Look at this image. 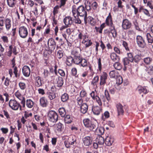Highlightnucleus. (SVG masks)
Returning a JSON list of instances; mask_svg holds the SVG:
<instances>
[{
  "label": "nucleus",
  "instance_id": "nucleus-31",
  "mask_svg": "<svg viewBox=\"0 0 153 153\" xmlns=\"http://www.w3.org/2000/svg\"><path fill=\"white\" fill-rule=\"evenodd\" d=\"M145 67V71L147 74L150 75L153 74V65L146 66Z\"/></svg>",
  "mask_w": 153,
  "mask_h": 153
},
{
  "label": "nucleus",
  "instance_id": "nucleus-2",
  "mask_svg": "<svg viewBox=\"0 0 153 153\" xmlns=\"http://www.w3.org/2000/svg\"><path fill=\"white\" fill-rule=\"evenodd\" d=\"M10 107L13 110H17L19 108L20 110H22V106L20 104L15 100H11L9 102Z\"/></svg>",
  "mask_w": 153,
  "mask_h": 153
},
{
  "label": "nucleus",
  "instance_id": "nucleus-21",
  "mask_svg": "<svg viewBox=\"0 0 153 153\" xmlns=\"http://www.w3.org/2000/svg\"><path fill=\"white\" fill-rule=\"evenodd\" d=\"M109 29L110 30V31H108L107 29L105 30H104L105 33H106V32H107V33L108 32L109 33H111L112 34L113 37L114 38H115L117 36V32L115 28L114 25L111 27H110Z\"/></svg>",
  "mask_w": 153,
  "mask_h": 153
},
{
  "label": "nucleus",
  "instance_id": "nucleus-23",
  "mask_svg": "<svg viewBox=\"0 0 153 153\" xmlns=\"http://www.w3.org/2000/svg\"><path fill=\"white\" fill-rule=\"evenodd\" d=\"M114 140V138L113 136H108L106 138L105 142L106 145L109 146L112 145Z\"/></svg>",
  "mask_w": 153,
  "mask_h": 153
},
{
  "label": "nucleus",
  "instance_id": "nucleus-56",
  "mask_svg": "<svg viewBox=\"0 0 153 153\" xmlns=\"http://www.w3.org/2000/svg\"><path fill=\"white\" fill-rule=\"evenodd\" d=\"M19 85L20 89L22 90H25L26 87V84L23 82H19Z\"/></svg>",
  "mask_w": 153,
  "mask_h": 153
},
{
  "label": "nucleus",
  "instance_id": "nucleus-9",
  "mask_svg": "<svg viewBox=\"0 0 153 153\" xmlns=\"http://www.w3.org/2000/svg\"><path fill=\"white\" fill-rule=\"evenodd\" d=\"M77 13L79 16H87V12L85 7L82 5L79 7L77 9Z\"/></svg>",
  "mask_w": 153,
  "mask_h": 153
},
{
  "label": "nucleus",
  "instance_id": "nucleus-59",
  "mask_svg": "<svg viewBox=\"0 0 153 153\" xmlns=\"http://www.w3.org/2000/svg\"><path fill=\"white\" fill-rule=\"evenodd\" d=\"M76 102L78 105L80 106L82 105L83 99L81 97H78L76 100Z\"/></svg>",
  "mask_w": 153,
  "mask_h": 153
},
{
  "label": "nucleus",
  "instance_id": "nucleus-5",
  "mask_svg": "<svg viewBox=\"0 0 153 153\" xmlns=\"http://www.w3.org/2000/svg\"><path fill=\"white\" fill-rule=\"evenodd\" d=\"M48 53L51 54L55 49L56 43L53 39H51V40L49 39L48 42Z\"/></svg>",
  "mask_w": 153,
  "mask_h": 153
},
{
  "label": "nucleus",
  "instance_id": "nucleus-13",
  "mask_svg": "<svg viewBox=\"0 0 153 153\" xmlns=\"http://www.w3.org/2000/svg\"><path fill=\"white\" fill-rule=\"evenodd\" d=\"M82 140L85 145L89 146L92 143L93 138L91 137L86 136Z\"/></svg>",
  "mask_w": 153,
  "mask_h": 153
},
{
  "label": "nucleus",
  "instance_id": "nucleus-32",
  "mask_svg": "<svg viewBox=\"0 0 153 153\" xmlns=\"http://www.w3.org/2000/svg\"><path fill=\"white\" fill-rule=\"evenodd\" d=\"M143 61L145 64L146 65H150L153 62L152 58L150 57H147L143 58Z\"/></svg>",
  "mask_w": 153,
  "mask_h": 153
},
{
  "label": "nucleus",
  "instance_id": "nucleus-54",
  "mask_svg": "<svg viewBox=\"0 0 153 153\" xmlns=\"http://www.w3.org/2000/svg\"><path fill=\"white\" fill-rule=\"evenodd\" d=\"M127 59H129V61L131 62H134V57L132 53H127Z\"/></svg>",
  "mask_w": 153,
  "mask_h": 153
},
{
  "label": "nucleus",
  "instance_id": "nucleus-36",
  "mask_svg": "<svg viewBox=\"0 0 153 153\" xmlns=\"http://www.w3.org/2000/svg\"><path fill=\"white\" fill-rule=\"evenodd\" d=\"M7 5L10 7H14L16 4L17 0H7Z\"/></svg>",
  "mask_w": 153,
  "mask_h": 153
},
{
  "label": "nucleus",
  "instance_id": "nucleus-55",
  "mask_svg": "<svg viewBox=\"0 0 153 153\" xmlns=\"http://www.w3.org/2000/svg\"><path fill=\"white\" fill-rule=\"evenodd\" d=\"M116 83L117 84L120 85L123 82V79L122 77L120 75H118L116 77Z\"/></svg>",
  "mask_w": 153,
  "mask_h": 153
},
{
  "label": "nucleus",
  "instance_id": "nucleus-8",
  "mask_svg": "<svg viewBox=\"0 0 153 153\" xmlns=\"http://www.w3.org/2000/svg\"><path fill=\"white\" fill-rule=\"evenodd\" d=\"M137 90L139 94H141L142 97H143V94L145 95L149 92L148 88L147 86L139 85L137 88Z\"/></svg>",
  "mask_w": 153,
  "mask_h": 153
},
{
  "label": "nucleus",
  "instance_id": "nucleus-48",
  "mask_svg": "<svg viewBox=\"0 0 153 153\" xmlns=\"http://www.w3.org/2000/svg\"><path fill=\"white\" fill-rule=\"evenodd\" d=\"M113 66L117 70H120L122 68V66L121 64L118 62H115Z\"/></svg>",
  "mask_w": 153,
  "mask_h": 153
},
{
  "label": "nucleus",
  "instance_id": "nucleus-50",
  "mask_svg": "<svg viewBox=\"0 0 153 153\" xmlns=\"http://www.w3.org/2000/svg\"><path fill=\"white\" fill-rule=\"evenodd\" d=\"M132 22L135 29L137 30H140V28L139 26L138 23L137 22V19H134Z\"/></svg>",
  "mask_w": 153,
  "mask_h": 153
},
{
  "label": "nucleus",
  "instance_id": "nucleus-47",
  "mask_svg": "<svg viewBox=\"0 0 153 153\" xmlns=\"http://www.w3.org/2000/svg\"><path fill=\"white\" fill-rule=\"evenodd\" d=\"M135 4V2H130V5L134 9V14L135 15H136L138 12V9L135 7L134 5Z\"/></svg>",
  "mask_w": 153,
  "mask_h": 153
},
{
  "label": "nucleus",
  "instance_id": "nucleus-45",
  "mask_svg": "<svg viewBox=\"0 0 153 153\" xmlns=\"http://www.w3.org/2000/svg\"><path fill=\"white\" fill-rule=\"evenodd\" d=\"M63 125L61 123H59L55 125L56 129L58 132H61L63 129L62 126Z\"/></svg>",
  "mask_w": 153,
  "mask_h": 153
},
{
  "label": "nucleus",
  "instance_id": "nucleus-15",
  "mask_svg": "<svg viewBox=\"0 0 153 153\" xmlns=\"http://www.w3.org/2000/svg\"><path fill=\"white\" fill-rule=\"evenodd\" d=\"M16 55L17 54L16 52V47L12 45H10L9 47V51L7 52V55L8 56L10 57L12 55V52Z\"/></svg>",
  "mask_w": 153,
  "mask_h": 153
},
{
  "label": "nucleus",
  "instance_id": "nucleus-30",
  "mask_svg": "<svg viewBox=\"0 0 153 153\" xmlns=\"http://www.w3.org/2000/svg\"><path fill=\"white\" fill-rule=\"evenodd\" d=\"M63 140H71V142L73 141L74 144H76V138L75 136L74 135H71L69 137L67 136L63 137L62 138Z\"/></svg>",
  "mask_w": 153,
  "mask_h": 153
},
{
  "label": "nucleus",
  "instance_id": "nucleus-34",
  "mask_svg": "<svg viewBox=\"0 0 153 153\" xmlns=\"http://www.w3.org/2000/svg\"><path fill=\"white\" fill-rule=\"evenodd\" d=\"M35 85L37 87H39L42 85L41 78L39 76H38L35 77Z\"/></svg>",
  "mask_w": 153,
  "mask_h": 153
},
{
  "label": "nucleus",
  "instance_id": "nucleus-46",
  "mask_svg": "<svg viewBox=\"0 0 153 153\" xmlns=\"http://www.w3.org/2000/svg\"><path fill=\"white\" fill-rule=\"evenodd\" d=\"M141 54H137L134 57V61L136 63H138L141 59Z\"/></svg>",
  "mask_w": 153,
  "mask_h": 153
},
{
  "label": "nucleus",
  "instance_id": "nucleus-35",
  "mask_svg": "<svg viewBox=\"0 0 153 153\" xmlns=\"http://www.w3.org/2000/svg\"><path fill=\"white\" fill-rule=\"evenodd\" d=\"M104 138L101 136H98L96 139V142H97L99 145L101 146L105 142Z\"/></svg>",
  "mask_w": 153,
  "mask_h": 153
},
{
  "label": "nucleus",
  "instance_id": "nucleus-7",
  "mask_svg": "<svg viewBox=\"0 0 153 153\" xmlns=\"http://www.w3.org/2000/svg\"><path fill=\"white\" fill-rule=\"evenodd\" d=\"M132 26V23L128 19H125L123 20L122 22V27L123 30L129 29L131 28Z\"/></svg>",
  "mask_w": 153,
  "mask_h": 153
},
{
  "label": "nucleus",
  "instance_id": "nucleus-26",
  "mask_svg": "<svg viewBox=\"0 0 153 153\" xmlns=\"http://www.w3.org/2000/svg\"><path fill=\"white\" fill-rule=\"evenodd\" d=\"M80 111L83 114L86 113L88 109V106L86 103H83L80 106Z\"/></svg>",
  "mask_w": 153,
  "mask_h": 153
},
{
  "label": "nucleus",
  "instance_id": "nucleus-18",
  "mask_svg": "<svg viewBox=\"0 0 153 153\" xmlns=\"http://www.w3.org/2000/svg\"><path fill=\"white\" fill-rule=\"evenodd\" d=\"M116 107L117 109L118 116L123 115L124 114V110L122 105L120 103H118L116 104Z\"/></svg>",
  "mask_w": 153,
  "mask_h": 153
},
{
  "label": "nucleus",
  "instance_id": "nucleus-33",
  "mask_svg": "<svg viewBox=\"0 0 153 153\" xmlns=\"http://www.w3.org/2000/svg\"><path fill=\"white\" fill-rule=\"evenodd\" d=\"M25 104L28 108H32L34 105V102L30 99H27L25 100Z\"/></svg>",
  "mask_w": 153,
  "mask_h": 153
},
{
  "label": "nucleus",
  "instance_id": "nucleus-25",
  "mask_svg": "<svg viewBox=\"0 0 153 153\" xmlns=\"http://www.w3.org/2000/svg\"><path fill=\"white\" fill-rule=\"evenodd\" d=\"M93 113L96 115H99L102 111V108L100 106H93L92 109Z\"/></svg>",
  "mask_w": 153,
  "mask_h": 153
},
{
  "label": "nucleus",
  "instance_id": "nucleus-28",
  "mask_svg": "<svg viewBox=\"0 0 153 153\" xmlns=\"http://www.w3.org/2000/svg\"><path fill=\"white\" fill-rule=\"evenodd\" d=\"M96 93L94 91H92L90 95L92 99L94 100H96V101L99 105H101V103L100 99V97L97 95H96Z\"/></svg>",
  "mask_w": 153,
  "mask_h": 153
},
{
  "label": "nucleus",
  "instance_id": "nucleus-14",
  "mask_svg": "<svg viewBox=\"0 0 153 153\" xmlns=\"http://www.w3.org/2000/svg\"><path fill=\"white\" fill-rule=\"evenodd\" d=\"M108 75L105 72H103L100 76V85L101 86H104L106 83V80L107 79Z\"/></svg>",
  "mask_w": 153,
  "mask_h": 153
},
{
  "label": "nucleus",
  "instance_id": "nucleus-37",
  "mask_svg": "<svg viewBox=\"0 0 153 153\" xmlns=\"http://www.w3.org/2000/svg\"><path fill=\"white\" fill-rule=\"evenodd\" d=\"M46 94L48 98L51 100L54 99L56 97V93L54 92H47Z\"/></svg>",
  "mask_w": 153,
  "mask_h": 153
},
{
  "label": "nucleus",
  "instance_id": "nucleus-53",
  "mask_svg": "<svg viewBox=\"0 0 153 153\" xmlns=\"http://www.w3.org/2000/svg\"><path fill=\"white\" fill-rule=\"evenodd\" d=\"M64 122L66 123L69 124L72 122V120L71 119L70 116L69 115H67L64 119Z\"/></svg>",
  "mask_w": 153,
  "mask_h": 153
},
{
  "label": "nucleus",
  "instance_id": "nucleus-16",
  "mask_svg": "<svg viewBox=\"0 0 153 153\" xmlns=\"http://www.w3.org/2000/svg\"><path fill=\"white\" fill-rule=\"evenodd\" d=\"M0 18H3L4 21V25L5 24V27L7 30H8L11 27V20L8 18H4V17L0 16Z\"/></svg>",
  "mask_w": 153,
  "mask_h": 153
},
{
  "label": "nucleus",
  "instance_id": "nucleus-49",
  "mask_svg": "<svg viewBox=\"0 0 153 153\" xmlns=\"http://www.w3.org/2000/svg\"><path fill=\"white\" fill-rule=\"evenodd\" d=\"M99 79V77L98 76H97L94 77L91 82V85L94 86L96 85V83L98 82Z\"/></svg>",
  "mask_w": 153,
  "mask_h": 153
},
{
  "label": "nucleus",
  "instance_id": "nucleus-63",
  "mask_svg": "<svg viewBox=\"0 0 153 153\" xmlns=\"http://www.w3.org/2000/svg\"><path fill=\"white\" fill-rule=\"evenodd\" d=\"M57 73L62 76V77H64L65 76V71L62 69H59L58 70Z\"/></svg>",
  "mask_w": 153,
  "mask_h": 153
},
{
  "label": "nucleus",
  "instance_id": "nucleus-43",
  "mask_svg": "<svg viewBox=\"0 0 153 153\" xmlns=\"http://www.w3.org/2000/svg\"><path fill=\"white\" fill-rule=\"evenodd\" d=\"M74 58L71 56H68L67 58L66 62L67 64L69 66L74 63Z\"/></svg>",
  "mask_w": 153,
  "mask_h": 153
},
{
  "label": "nucleus",
  "instance_id": "nucleus-38",
  "mask_svg": "<svg viewBox=\"0 0 153 153\" xmlns=\"http://www.w3.org/2000/svg\"><path fill=\"white\" fill-rule=\"evenodd\" d=\"M58 111L61 117H65L66 114V112L64 108L61 107L59 108Z\"/></svg>",
  "mask_w": 153,
  "mask_h": 153
},
{
  "label": "nucleus",
  "instance_id": "nucleus-12",
  "mask_svg": "<svg viewBox=\"0 0 153 153\" xmlns=\"http://www.w3.org/2000/svg\"><path fill=\"white\" fill-rule=\"evenodd\" d=\"M84 20L85 23V24L88 23L91 25L94 26L96 23L95 19L91 16H88V17H87V16L85 17Z\"/></svg>",
  "mask_w": 153,
  "mask_h": 153
},
{
  "label": "nucleus",
  "instance_id": "nucleus-64",
  "mask_svg": "<svg viewBox=\"0 0 153 153\" xmlns=\"http://www.w3.org/2000/svg\"><path fill=\"white\" fill-rule=\"evenodd\" d=\"M129 60V59H127V57H125L123 59V62L125 66L128 65L130 63V61Z\"/></svg>",
  "mask_w": 153,
  "mask_h": 153
},
{
  "label": "nucleus",
  "instance_id": "nucleus-42",
  "mask_svg": "<svg viewBox=\"0 0 153 153\" xmlns=\"http://www.w3.org/2000/svg\"><path fill=\"white\" fill-rule=\"evenodd\" d=\"M61 98L63 102H66L69 99L68 95L67 94L65 93L61 96Z\"/></svg>",
  "mask_w": 153,
  "mask_h": 153
},
{
  "label": "nucleus",
  "instance_id": "nucleus-10",
  "mask_svg": "<svg viewBox=\"0 0 153 153\" xmlns=\"http://www.w3.org/2000/svg\"><path fill=\"white\" fill-rule=\"evenodd\" d=\"M16 97L19 100H21V103L22 107L25 108V98L23 97L19 91H17L15 93Z\"/></svg>",
  "mask_w": 153,
  "mask_h": 153
},
{
  "label": "nucleus",
  "instance_id": "nucleus-29",
  "mask_svg": "<svg viewBox=\"0 0 153 153\" xmlns=\"http://www.w3.org/2000/svg\"><path fill=\"white\" fill-rule=\"evenodd\" d=\"M110 57L111 60L114 62H119L120 60V57L115 52L111 53Z\"/></svg>",
  "mask_w": 153,
  "mask_h": 153
},
{
  "label": "nucleus",
  "instance_id": "nucleus-57",
  "mask_svg": "<svg viewBox=\"0 0 153 153\" xmlns=\"http://www.w3.org/2000/svg\"><path fill=\"white\" fill-rule=\"evenodd\" d=\"M104 95L107 100L109 102L111 100V98L109 92L107 90H105V91Z\"/></svg>",
  "mask_w": 153,
  "mask_h": 153
},
{
  "label": "nucleus",
  "instance_id": "nucleus-41",
  "mask_svg": "<svg viewBox=\"0 0 153 153\" xmlns=\"http://www.w3.org/2000/svg\"><path fill=\"white\" fill-rule=\"evenodd\" d=\"M71 140H65L64 142V144L65 147L67 148H69L71 147V145H74L73 144V141L71 142Z\"/></svg>",
  "mask_w": 153,
  "mask_h": 153
},
{
  "label": "nucleus",
  "instance_id": "nucleus-1",
  "mask_svg": "<svg viewBox=\"0 0 153 153\" xmlns=\"http://www.w3.org/2000/svg\"><path fill=\"white\" fill-rule=\"evenodd\" d=\"M48 120L53 123H56L58 119L57 114L53 110H50L48 112Z\"/></svg>",
  "mask_w": 153,
  "mask_h": 153
},
{
  "label": "nucleus",
  "instance_id": "nucleus-58",
  "mask_svg": "<svg viewBox=\"0 0 153 153\" xmlns=\"http://www.w3.org/2000/svg\"><path fill=\"white\" fill-rule=\"evenodd\" d=\"M122 42V45L123 47L125 48V50L127 51H129V49L128 46V43L124 40H123Z\"/></svg>",
  "mask_w": 153,
  "mask_h": 153
},
{
  "label": "nucleus",
  "instance_id": "nucleus-39",
  "mask_svg": "<svg viewBox=\"0 0 153 153\" xmlns=\"http://www.w3.org/2000/svg\"><path fill=\"white\" fill-rule=\"evenodd\" d=\"M146 37L148 43L152 44L153 43V35L149 33H147Z\"/></svg>",
  "mask_w": 153,
  "mask_h": 153
},
{
  "label": "nucleus",
  "instance_id": "nucleus-52",
  "mask_svg": "<svg viewBox=\"0 0 153 153\" xmlns=\"http://www.w3.org/2000/svg\"><path fill=\"white\" fill-rule=\"evenodd\" d=\"M81 60L80 63L79 64L80 66L83 67L86 66L87 65V60L85 59L82 58Z\"/></svg>",
  "mask_w": 153,
  "mask_h": 153
},
{
  "label": "nucleus",
  "instance_id": "nucleus-17",
  "mask_svg": "<svg viewBox=\"0 0 153 153\" xmlns=\"http://www.w3.org/2000/svg\"><path fill=\"white\" fill-rule=\"evenodd\" d=\"M57 87H61L64 84V79L62 77L60 76H58L54 81Z\"/></svg>",
  "mask_w": 153,
  "mask_h": 153
},
{
  "label": "nucleus",
  "instance_id": "nucleus-62",
  "mask_svg": "<svg viewBox=\"0 0 153 153\" xmlns=\"http://www.w3.org/2000/svg\"><path fill=\"white\" fill-rule=\"evenodd\" d=\"M77 71L76 68H74L72 69L71 70L72 75L76 77H78L77 75Z\"/></svg>",
  "mask_w": 153,
  "mask_h": 153
},
{
  "label": "nucleus",
  "instance_id": "nucleus-3",
  "mask_svg": "<svg viewBox=\"0 0 153 153\" xmlns=\"http://www.w3.org/2000/svg\"><path fill=\"white\" fill-rule=\"evenodd\" d=\"M83 122L85 126L91 131H93L96 128V126L88 118L83 120Z\"/></svg>",
  "mask_w": 153,
  "mask_h": 153
},
{
  "label": "nucleus",
  "instance_id": "nucleus-51",
  "mask_svg": "<svg viewBox=\"0 0 153 153\" xmlns=\"http://www.w3.org/2000/svg\"><path fill=\"white\" fill-rule=\"evenodd\" d=\"M118 74L117 72H116L115 71H112L109 73V75L111 78H115L117 76Z\"/></svg>",
  "mask_w": 153,
  "mask_h": 153
},
{
  "label": "nucleus",
  "instance_id": "nucleus-20",
  "mask_svg": "<svg viewBox=\"0 0 153 153\" xmlns=\"http://www.w3.org/2000/svg\"><path fill=\"white\" fill-rule=\"evenodd\" d=\"M78 38L79 39H88V36L87 35V33H85L83 31L78 30Z\"/></svg>",
  "mask_w": 153,
  "mask_h": 153
},
{
  "label": "nucleus",
  "instance_id": "nucleus-40",
  "mask_svg": "<svg viewBox=\"0 0 153 153\" xmlns=\"http://www.w3.org/2000/svg\"><path fill=\"white\" fill-rule=\"evenodd\" d=\"M82 57L80 56L76 57H74V63L76 65H79L80 63L81 59Z\"/></svg>",
  "mask_w": 153,
  "mask_h": 153
},
{
  "label": "nucleus",
  "instance_id": "nucleus-4",
  "mask_svg": "<svg viewBox=\"0 0 153 153\" xmlns=\"http://www.w3.org/2000/svg\"><path fill=\"white\" fill-rule=\"evenodd\" d=\"M136 41L138 46L144 48L146 47V44L144 39L141 36L137 35L136 38Z\"/></svg>",
  "mask_w": 153,
  "mask_h": 153
},
{
  "label": "nucleus",
  "instance_id": "nucleus-24",
  "mask_svg": "<svg viewBox=\"0 0 153 153\" xmlns=\"http://www.w3.org/2000/svg\"><path fill=\"white\" fill-rule=\"evenodd\" d=\"M22 71L23 75L26 77L29 76L30 74V70L29 68L26 65L24 66L22 68Z\"/></svg>",
  "mask_w": 153,
  "mask_h": 153
},
{
  "label": "nucleus",
  "instance_id": "nucleus-19",
  "mask_svg": "<svg viewBox=\"0 0 153 153\" xmlns=\"http://www.w3.org/2000/svg\"><path fill=\"white\" fill-rule=\"evenodd\" d=\"M63 22L67 27L70 26L73 22V21L71 17L68 16L64 19Z\"/></svg>",
  "mask_w": 153,
  "mask_h": 153
},
{
  "label": "nucleus",
  "instance_id": "nucleus-22",
  "mask_svg": "<svg viewBox=\"0 0 153 153\" xmlns=\"http://www.w3.org/2000/svg\"><path fill=\"white\" fill-rule=\"evenodd\" d=\"M40 105L42 107H46L48 104L47 99L44 97H41L40 99Z\"/></svg>",
  "mask_w": 153,
  "mask_h": 153
},
{
  "label": "nucleus",
  "instance_id": "nucleus-11",
  "mask_svg": "<svg viewBox=\"0 0 153 153\" xmlns=\"http://www.w3.org/2000/svg\"><path fill=\"white\" fill-rule=\"evenodd\" d=\"M105 23L106 25L109 27L114 26L111 13H109L108 16L106 17Z\"/></svg>",
  "mask_w": 153,
  "mask_h": 153
},
{
  "label": "nucleus",
  "instance_id": "nucleus-6",
  "mask_svg": "<svg viewBox=\"0 0 153 153\" xmlns=\"http://www.w3.org/2000/svg\"><path fill=\"white\" fill-rule=\"evenodd\" d=\"M19 33L20 37L25 38L28 34L27 28L24 26L20 27L19 28Z\"/></svg>",
  "mask_w": 153,
  "mask_h": 153
},
{
  "label": "nucleus",
  "instance_id": "nucleus-61",
  "mask_svg": "<svg viewBox=\"0 0 153 153\" xmlns=\"http://www.w3.org/2000/svg\"><path fill=\"white\" fill-rule=\"evenodd\" d=\"M3 18H0V33L3 30L4 26V21Z\"/></svg>",
  "mask_w": 153,
  "mask_h": 153
},
{
  "label": "nucleus",
  "instance_id": "nucleus-27",
  "mask_svg": "<svg viewBox=\"0 0 153 153\" xmlns=\"http://www.w3.org/2000/svg\"><path fill=\"white\" fill-rule=\"evenodd\" d=\"M105 131V129L103 127H97L95 130V133L99 136L102 135Z\"/></svg>",
  "mask_w": 153,
  "mask_h": 153
},
{
  "label": "nucleus",
  "instance_id": "nucleus-60",
  "mask_svg": "<svg viewBox=\"0 0 153 153\" xmlns=\"http://www.w3.org/2000/svg\"><path fill=\"white\" fill-rule=\"evenodd\" d=\"M105 118L103 115H102V119L103 120H105L106 118H108L109 117V113L108 111H106L104 114Z\"/></svg>",
  "mask_w": 153,
  "mask_h": 153
},
{
  "label": "nucleus",
  "instance_id": "nucleus-44",
  "mask_svg": "<svg viewBox=\"0 0 153 153\" xmlns=\"http://www.w3.org/2000/svg\"><path fill=\"white\" fill-rule=\"evenodd\" d=\"M64 51L62 49L59 48L57 53V56L59 59H61L63 56Z\"/></svg>",
  "mask_w": 153,
  "mask_h": 153
}]
</instances>
